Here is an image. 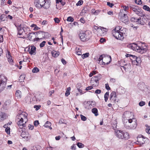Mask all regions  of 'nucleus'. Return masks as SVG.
<instances>
[{"mask_svg":"<svg viewBox=\"0 0 150 150\" xmlns=\"http://www.w3.org/2000/svg\"><path fill=\"white\" fill-rule=\"evenodd\" d=\"M28 114L25 112H23L20 114H18L16 118L17 123L20 129H22L26 126V123L28 121Z\"/></svg>","mask_w":150,"mask_h":150,"instance_id":"nucleus-1","label":"nucleus"},{"mask_svg":"<svg viewBox=\"0 0 150 150\" xmlns=\"http://www.w3.org/2000/svg\"><path fill=\"white\" fill-rule=\"evenodd\" d=\"M129 48L141 54L145 52L146 50V47L144 44L133 43L127 45Z\"/></svg>","mask_w":150,"mask_h":150,"instance_id":"nucleus-2","label":"nucleus"},{"mask_svg":"<svg viewBox=\"0 0 150 150\" xmlns=\"http://www.w3.org/2000/svg\"><path fill=\"white\" fill-rule=\"evenodd\" d=\"M123 29L125 31L126 30V28H123ZM123 29L120 26H117L112 30V35L116 39L122 40L124 38L123 34H125L122 31Z\"/></svg>","mask_w":150,"mask_h":150,"instance_id":"nucleus-3","label":"nucleus"},{"mask_svg":"<svg viewBox=\"0 0 150 150\" xmlns=\"http://www.w3.org/2000/svg\"><path fill=\"white\" fill-rule=\"evenodd\" d=\"M115 134L118 138L124 140H127L130 138L129 133L125 130H117L115 131Z\"/></svg>","mask_w":150,"mask_h":150,"instance_id":"nucleus-4","label":"nucleus"},{"mask_svg":"<svg viewBox=\"0 0 150 150\" xmlns=\"http://www.w3.org/2000/svg\"><path fill=\"white\" fill-rule=\"evenodd\" d=\"M18 37L19 38H25V35H23V33L24 32L25 35H26L28 33L29 29L28 28L25 26H22L20 25L19 27L18 28Z\"/></svg>","mask_w":150,"mask_h":150,"instance_id":"nucleus-5","label":"nucleus"},{"mask_svg":"<svg viewBox=\"0 0 150 150\" xmlns=\"http://www.w3.org/2000/svg\"><path fill=\"white\" fill-rule=\"evenodd\" d=\"M98 60L99 62L102 60V64L105 65L110 63L111 61V58L110 56L108 55L103 54L100 55L98 59Z\"/></svg>","mask_w":150,"mask_h":150,"instance_id":"nucleus-6","label":"nucleus"},{"mask_svg":"<svg viewBox=\"0 0 150 150\" xmlns=\"http://www.w3.org/2000/svg\"><path fill=\"white\" fill-rule=\"evenodd\" d=\"M79 36L81 40L82 41L88 40L92 36V33L89 31H87L85 32L80 33Z\"/></svg>","mask_w":150,"mask_h":150,"instance_id":"nucleus-7","label":"nucleus"},{"mask_svg":"<svg viewBox=\"0 0 150 150\" xmlns=\"http://www.w3.org/2000/svg\"><path fill=\"white\" fill-rule=\"evenodd\" d=\"M7 78L4 75H0V93L3 91L6 87Z\"/></svg>","mask_w":150,"mask_h":150,"instance_id":"nucleus-8","label":"nucleus"},{"mask_svg":"<svg viewBox=\"0 0 150 150\" xmlns=\"http://www.w3.org/2000/svg\"><path fill=\"white\" fill-rule=\"evenodd\" d=\"M130 9L136 14L141 17H144L145 14L143 13L141 9L137 6L132 5L130 6Z\"/></svg>","mask_w":150,"mask_h":150,"instance_id":"nucleus-9","label":"nucleus"},{"mask_svg":"<svg viewBox=\"0 0 150 150\" xmlns=\"http://www.w3.org/2000/svg\"><path fill=\"white\" fill-rule=\"evenodd\" d=\"M101 75L100 74L93 76L91 79V84L94 87L98 86L99 83V81L101 79Z\"/></svg>","mask_w":150,"mask_h":150,"instance_id":"nucleus-10","label":"nucleus"},{"mask_svg":"<svg viewBox=\"0 0 150 150\" xmlns=\"http://www.w3.org/2000/svg\"><path fill=\"white\" fill-rule=\"evenodd\" d=\"M128 120L129 123L130 124L127 128L129 129H135L137 125V122L136 119L134 118L132 120L128 119Z\"/></svg>","mask_w":150,"mask_h":150,"instance_id":"nucleus-11","label":"nucleus"},{"mask_svg":"<svg viewBox=\"0 0 150 150\" xmlns=\"http://www.w3.org/2000/svg\"><path fill=\"white\" fill-rule=\"evenodd\" d=\"M123 117L124 118L132 120L134 119L133 113L129 111H126L125 112L123 115Z\"/></svg>","mask_w":150,"mask_h":150,"instance_id":"nucleus-12","label":"nucleus"},{"mask_svg":"<svg viewBox=\"0 0 150 150\" xmlns=\"http://www.w3.org/2000/svg\"><path fill=\"white\" fill-rule=\"evenodd\" d=\"M137 141L136 142V144L141 146L142 144H144L145 140V138H144L142 135H139L137 137Z\"/></svg>","mask_w":150,"mask_h":150,"instance_id":"nucleus-13","label":"nucleus"},{"mask_svg":"<svg viewBox=\"0 0 150 150\" xmlns=\"http://www.w3.org/2000/svg\"><path fill=\"white\" fill-rule=\"evenodd\" d=\"M21 136L26 141H28L31 138V135L25 132H22Z\"/></svg>","mask_w":150,"mask_h":150,"instance_id":"nucleus-14","label":"nucleus"},{"mask_svg":"<svg viewBox=\"0 0 150 150\" xmlns=\"http://www.w3.org/2000/svg\"><path fill=\"white\" fill-rule=\"evenodd\" d=\"M45 0H35L34 1V4L35 7L38 8H42V6L43 1Z\"/></svg>","mask_w":150,"mask_h":150,"instance_id":"nucleus-15","label":"nucleus"},{"mask_svg":"<svg viewBox=\"0 0 150 150\" xmlns=\"http://www.w3.org/2000/svg\"><path fill=\"white\" fill-rule=\"evenodd\" d=\"M42 7L47 9L49 8L51 5V2L50 0H45L43 1Z\"/></svg>","mask_w":150,"mask_h":150,"instance_id":"nucleus-16","label":"nucleus"},{"mask_svg":"<svg viewBox=\"0 0 150 150\" xmlns=\"http://www.w3.org/2000/svg\"><path fill=\"white\" fill-rule=\"evenodd\" d=\"M36 47L34 46H32L31 47V49L30 48H28V51L29 52V53L31 54H34L36 51Z\"/></svg>","mask_w":150,"mask_h":150,"instance_id":"nucleus-17","label":"nucleus"},{"mask_svg":"<svg viewBox=\"0 0 150 150\" xmlns=\"http://www.w3.org/2000/svg\"><path fill=\"white\" fill-rule=\"evenodd\" d=\"M121 20L124 23H127L128 22V17L126 14H124L123 16H122L121 18Z\"/></svg>","mask_w":150,"mask_h":150,"instance_id":"nucleus-18","label":"nucleus"},{"mask_svg":"<svg viewBox=\"0 0 150 150\" xmlns=\"http://www.w3.org/2000/svg\"><path fill=\"white\" fill-rule=\"evenodd\" d=\"M11 103V101L10 100H8L6 101L4 103L3 106V107L6 109H7L9 107Z\"/></svg>","mask_w":150,"mask_h":150,"instance_id":"nucleus-19","label":"nucleus"},{"mask_svg":"<svg viewBox=\"0 0 150 150\" xmlns=\"http://www.w3.org/2000/svg\"><path fill=\"white\" fill-rule=\"evenodd\" d=\"M130 59L132 61L133 63H135V61H137V59H140V58L137 57L135 55H132Z\"/></svg>","mask_w":150,"mask_h":150,"instance_id":"nucleus-20","label":"nucleus"},{"mask_svg":"<svg viewBox=\"0 0 150 150\" xmlns=\"http://www.w3.org/2000/svg\"><path fill=\"white\" fill-rule=\"evenodd\" d=\"M96 27L97 28V30H98V31L100 32V33L102 32L103 33H105L106 31V28L103 27H99L98 28H97V27Z\"/></svg>","mask_w":150,"mask_h":150,"instance_id":"nucleus-21","label":"nucleus"},{"mask_svg":"<svg viewBox=\"0 0 150 150\" xmlns=\"http://www.w3.org/2000/svg\"><path fill=\"white\" fill-rule=\"evenodd\" d=\"M122 67L124 69L125 71H128V69L130 68L131 66L129 63L127 64H125Z\"/></svg>","mask_w":150,"mask_h":150,"instance_id":"nucleus-22","label":"nucleus"},{"mask_svg":"<svg viewBox=\"0 0 150 150\" xmlns=\"http://www.w3.org/2000/svg\"><path fill=\"white\" fill-rule=\"evenodd\" d=\"M51 54L53 57H57L59 55V52L58 51H52Z\"/></svg>","mask_w":150,"mask_h":150,"instance_id":"nucleus-23","label":"nucleus"},{"mask_svg":"<svg viewBox=\"0 0 150 150\" xmlns=\"http://www.w3.org/2000/svg\"><path fill=\"white\" fill-rule=\"evenodd\" d=\"M6 116L4 114L1 112L0 113V121H1L5 119Z\"/></svg>","mask_w":150,"mask_h":150,"instance_id":"nucleus-24","label":"nucleus"},{"mask_svg":"<svg viewBox=\"0 0 150 150\" xmlns=\"http://www.w3.org/2000/svg\"><path fill=\"white\" fill-rule=\"evenodd\" d=\"M51 125V122L49 121H47L44 125V126L47 128H50V129H51L52 128L50 127Z\"/></svg>","mask_w":150,"mask_h":150,"instance_id":"nucleus-25","label":"nucleus"},{"mask_svg":"<svg viewBox=\"0 0 150 150\" xmlns=\"http://www.w3.org/2000/svg\"><path fill=\"white\" fill-rule=\"evenodd\" d=\"M8 55L7 57L8 58V61L11 64H12L13 63V60L11 59V57L10 55V53L8 52Z\"/></svg>","mask_w":150,"mask_h":150,"instance_id":"nucleus-26","label":"nucleus"},{"mask_svg":"<svg viewBox=\"0 0 150 150\" xmlns=\"http://www.w3.org/2000/svg\"><path fill=\"white\" fill-rule=\"evenodd\" d=\"M91 103L90 101L87 102L84 104V107L87 109H91V107H90Z\"/></svg>","mask_w":150,"mask_h":150,"instance_id":"nucleus-27","label":"nucleus"},{"mask_svg":"<svg viewBox=\"0 0 150 150\" xmlns=\"http://www.w3.org/2000/svg\"><path fill=\"white\" fill-rule=\"evenodd\" d=\"M92 113L95 114L96 116H97L98 115V110L96 108H93L92 110Z\"/></svg>","mask_w":150,"mask_h":150,"instance_id":"nucleus-28","label":"nucleus"},{"mask_svg":"<svg viewBox=\"0 0 150 150\" xmlns=\"http://www.w3.org/2000/svg\"><path fill=\"white\" fill-rule=\"evenodd\" d=\"M35 33H28V38L30 40H31L32 39V37L34 36Z\"/></svg>","mask_w":150,"mask_h":150,"instance_id":"nucleus-29","label":"nucleus"},{"mask_svg":"<svg viewBox=\"0 0 150 150\" xmlns=\"http://www.w3.org/2000/svg\"><path fill=\"white\" fill-rule=\"evenodd\" d=\"M145 86L144 83H139L138 85V87L141 90H143Z\"/></svg>","mask_w":150,"mask_h":150,"instance_id":"nucleus-30","label":"nucleus"},{"mask_svg":"<svg viewBox=\"0 0 150 150\" xmlns=\"http://www.w3.org/2000/svg\"><path fill=\"white\" fill-rule=\"evenodd\" d=\"M131 21L132 22H139V18H137L135 17H132L131 18Z\"/></svg>","mask_w":150,"mask_h":150,"instance_id":"nucleus-31","label":"nucleus"},{"mask_svg":"<svg viewBox=\"0 0 150 150\" xmlns=\"http://www.w3.org/2000/svg\"><path fill=\"white\" fill-rule=\"evenodd\" d=\"M146 132L149 134H150V126L146 125Z\"/></svg>","mask_w":150,"mask_h":150,"instance_id":"nucleus-32","label":"nucleus"},{"mask_svg":"<svg viewBox=\"0 0 150 150\" xmlns=\"http://www.w3.org/2000/svg\"><path fill=\"white\" fill-rule=\"evenodd\" d=\"M6 18V16L5 15H2L0 17V20L1 21H4Z\"/></svg>","mask_w":150,"mask_h":150,"instance_id":"nucleus-33","label":"nucleus"},{"mask_svg":"<svg viewBox=\"0 0 150 150\" xmlns=\"http://www.w3.org/2000/svg\"><path fill=\"white\" fill-rule=\"evenodd\" d=\"M143 8L145 10L150 12V8L149 6L146 5H144L143 6Z\"/></svg>","mask_w":150,"mask_h":150,"instance_id":"nucleus-34","label":"nucleus"},{"mask_svg":"<svg viewBox=\"0 0 150 150\" xmlns=\"http://www.w3.org/2000/svg\"><path fill=\"white\" fill-rule=\"evenodd\" d=\"M39 71V69L36 67H35L32 69V71L33 73H37Z\"/></svg>","mask_w":150,"mask_h":150,"instance_id":"nucleus-35","label":"nucleus"},{"mask_svg":"<svg viewBox=\"0 0 150 150\" xmlns=\"http://www.w3.org/2000/svg\"><path fill=\"white\" fill-rule=\"evenodd\" d=\"M89 55V54L88 53H86L85 54H83L82 55L81 57L83 59H84L86 57H88Z\"/></svg>","mask_w":150,"mask_h":150,"instance_id":"nucleus-36","label":"nucleus"},{"mask_svg":"<svg viewBox=\"0 0 150 150\" xmlns=\"http://www.w3.org/2000/svg\"><path fill=\"white\" fill-rule=\"evenodd\" d=\"M67 21H68L73 22L74 21V19L72 17L69 16L67 18Z\"/></svg>","mask_w":150,"mask_h":150,"instance_id":"nucleus-37","label":"nucleus"},{"mask_svg":"<svg viewBox=\"0 0 150 150\" xmlns=\"http://www.w3.org/2000/svg\"><path fill=\"white\" fill-rule=\"evenodd\" d=\"M100 11L98 10H96L95 11L94 10H92V12L95 15H97L99 13Z\"/></svg>","mask_w":150,"mask_h":150,"instance_id":"nucleus-38","label":"nucleus"},{"mask_svg":"<svg viewBox=\"0 0 150 150\" xmlns=\"http://www.w3.org/2000/svg\"><path fill=\"white\" fill-rule=\"evenodd\" d=\"M25 77L24 75H21L19 78V80L20 82H22L24 79Z\"/></svg>","mask_w":150,"mask_h":150,"instance_id":"nucleus-39","label":"nucleus"},{"mask_svg":"<svg viewBox=\"0 0 150 150\" xmlns=\"http://www.w3.org/2000/svg\"><path fill=\"white\" fill-rule=\"evenodd\" d=\"M77 146L79 148H82L84 147V145L81 143L78 142L77 143Z\"/></svg>","mask_w":150,"mask_h":150,"instance_id":"nucleus-40","label":"nucleus"},{"mask_svg":"<svg viewBox=\"0 0 150 150\" xmlns=\"http://www.w3.org/2000/svg\"><path fill=\"white\" fill-rule=\"evenodd\" d=\"M97 72L96 71H93L91 72L89 74V76L90 77L92 76L93 75H94L96 74Z\"/></svg>","mask_w":150,"mask_h":150,"instance_id":"nucleus-41","label":"nucleus"},{"mask_svg":"<svg viewBox=\"0 0 150 150\" xmlns=\"http://www.w3.org/2000/svg\"><path fill=\"white\" fill-rule=\"evenodd\" d=\"M135 3L137 4L141 5L142 4L141 0H135Z\"/></svg>","mask_w":150,"mask_h":150,"instance_id":"nucleus-42","label":"nucleus"},{"mask_svg":"<svg viewBox=\"0 0 150 150\" xmlns=\"http://www.w3.org/2000/svg\"><path fill=\"white\" fill-rule=\"evenodd\" d=\"M80 117L81 120L83 121H85L86 120V118L85 116L82 115H80Z\"/></svg>","mask_w":150,"mask_h":150,"instance_id":"nucleus-43","label":"nucleus"},{"mask_svg":"<svg viewBox=\"0 0 150 150\" xmlns=\"http://www.w3.org/2000/svg\"><path fill=\"white\" fill-rule=\"evenodd\" d=\"M71 90V88L70 87H69L67 88L65 94H70V91Z\"/></svg>","mask_w":150,"mask_h":150,"instance_id":"nucleus-44","label":"nucleus"},{"mask_svg":"<svg viewBox=\"0 0 150 150\" xmlns=\"http://www.w3.org/2000/svg\"><path fill=\"white\" fill-rule=\"evenodd\" d=\"M46 43V42L45 41H43L42 42L40 45V47H43Z\"/></svg>","mask_w":150,"mask_h":150,"instance_id":"nucleus-45","label":"nucleus"},{"mask_svg":"<svg viewBox=\"0 0 150 150\" xmlns=\"http://www.w3.org/2000/svg\"><path fill=\"white\" fill-rule=\"evenodd\" d=\"M30 27H34V30H37L38 29L37 28H38V27L36 25L33 24L32 25H30Z\"/></svg>","mask_w":150,"mask_h":150,"instance_id":"nucleus-46","label":"nucleus"},{"mask_svg":"<svg viewBox=\"0 0 150 150\" xmlns=\"http://www.w3.org/2000/svg\"><path fill=\"white\" fill-rule=\"evenodd\" d=\"M10 128L9 127H7L5 129V131L8 134H9L10 133Z\"/></svg>","mask_w":150,"mask_h":150,"instance_id":"nucleus-47","label":"nucleus"},{"mask_svg":"<svg viewBox=\"0 0 150 150\" xmlns=\"http://www.w3.org/2000/svg\"><path fill=\"white\" fill-rule=\"evenodd\" d=\"M83 3V1L82 0L79 1L78 3L76 4L77 6H81Z\"/></svg>","mask_w":150,"mask_h":150,"instance_id":"nucleus-48","label":"nucleus"},{"mask_svg":"<svg viewBox=\"0 0 150 150\" xmlns=\"http://www.w3.org/2000/svg\"><path fill=\"white\" fill-rule=\"evenodd\" d=\"M145 104V102L143 101H141L139 103V105L140 106H142L144 105Z\"/></svg>","mask_w":150,"mask_h":150,"instance_id":"nucleus-49","label":"nucleus"},{"mask_svg":"<svg viewBox=\"0 0 150 150\" xmlns=\"http://www.w3.org/2000/svg\"><path fill=\"white\" fill-rule=\"evenodd\" d=\"M139 22H138V23H140L141 25H144V22L142 20H141V18H139Z\"/></svg>","mask_w":150,"mask_h":150,"instance_id":"nucleus-50","label":"nucleus"},{"mask_svg":"<svg viewBox=\"0 0 150 150\" xmlns=\"http://www.w3.org/2000/svg\"><path fill=\"white\" fill-rule=\"evenodd\" d=\"M41 107L40 105H35L34 106V108H36V110H37L40 109Z\"/></svg>","mask_w":150,"mask_h":150,"instance_id":"nucleus-51","label":"nucleus"},{"mask_svg":"<svg viewBox=\"0 0 150 150\" xmlns=\"http://www.w3.org/2000/svg\"><path fill=\"white\" fill-rule=\"evenodd\" d=\"M107 5L110 7H112V6L114 5V4L112 3H111L110 2H108L107 3Z\"/></svg>","mask_w":150,"mask_h":150,"instance_id":"nucleus-52","label":"nucleus"},{"mask_svg":"<svg viewBox=\"0 0 150 150\" xmlns=\"http://www.w3.org/2000/svg\"><path fill=\"white\" fill-rule=\"evenodd\" d=\"M123 8L124 9V11H126L127 10H128L129 8L128 7L126 6H122Z\"/></svg>","mask_w":150,"mask_h":150,"instance_id":"nucleus-53","label":"nucleus"},{"mask_svg":"<svg viewBox=\"0 0 150 150\" xmlns=\"http://www.w3.org/2000/svg\"><path fill=\"white\" fill-rule=\"evenodd\" d=\"M109 94H105L104 95V98L106 102L108 99V97H109Z\"/></svg>","mask_w":150,"mask_h":150,"instance_id":"nucleus-54","label":"nucleus"},{"mask_svg":"<svg viewBox=\"0 0 150 150\" xmlns=\"http://www.w3.org/2000/svg\"><path fill=\"white\" fill-rule=\"evenodd\" d=\"M55 22L56 23H59L60 22L59 19L57 18H55L54 19Z\"/></svg>","mask_w":150,"mask_h":150,"instance_id":"nucleus-55","label":"nucleus"},{"mask_svg":"<svg viewBox=\"0 0 150 150\" xmlns=\"http://www.w3.org/2000/svg\"><path fill=\"white\" fill-rule=\"evenodd\" d=\"M105 87L107 90H109L110 89V88L108 83H106L105 84Z\"/></svg>","mask_w":150,"mask_h":150,"instance_id":"nucleus-56","label":"nucleus"},{"mask_svg":"<svg viewBox=\"0 0 150 150\" xmlns=\"http://www.w3.org/2000/svg\"><path fill=\"white\" fill-rule=\"evenodd\" d=\"M80 22L83 23H84L85 22V20H84L83 18L82 17L80 19Z\"/></svg>","mask_w":150,"mask_h":150,"instance_id":"nucleus-57","label":"nucleus"},{"mask_svg":"<svg viewBox=\"0 0 150 150\" xmlns=\"http://www.w3.org/2000/svg\"><path fill=\"white\" fill-rule=\"evenodd\" d=\"M76 149V146L75 144H73L71 146V149L72 150H75Z\"/></svg>","mask_w":150,"mask_h":150,"instance_id":"nucleus-58","label":"nucleus"},{"mask_svg":"<svg viewBox=\"0 0 150 150\" xmlns=\"http://www.w3.org/2000/svg\"><path fill=\"white\" fill-rule=\"evenodd\" d=\"M100 42L101 43H103L104 42H105V39L103 38H101L100 39Z\"/></svg>","mask_w":150,"mask_h":150,"instance_id":"nucleus-59","label":"nucleus"},{"mask_svg":"<svg viewBox=\"0 0 150 150\" xmlns=\"http://www.w3.org/2000/svg\"><path fill=\"white\" fill-rule=\"evenodd\" d=\"M101 91L100 90L97 89L95 91V93L96 94H100L101 93Z\"/></svg>","mask_w":150,"mask_h":150,"instance_id":"nucleus-60","label":"nucleus"},{"mask_svg":"<svg viewBox=\"0 0 150 150\" xmlns=\"http://www.w3.org/2000/svg\"><path fill=\"white\" fill-rule=\"evenodd\" d=\"M39 124L38 121L36 120L34 122V125L35 126H37Z\"/></svg>","mask_w":150,"mask_h":150,"instance_id":"nucleus-61","label":"nucleus"},{"mask_svg":"<svg viewBox=\"0 0 150 150\" xmlns=\"http://www.w3.org/2000/svg\"><path fill=\"white\" fill-rule=\"evenodd\" d=\"M76 54L78 55H81L82 54V53L80 51H76Z\"/></svg>","mask_w":150,"mask_h":150,"instance_id":"nucleus-62","label":"nucleus"},{"mask_svg":"<svg viewBox=\"0 0 150 150\" xmlns=\"http://www.w3.org/2000/svg\"><path fill=\"white\" fill-rule=\"evenodd\" d=\"M93 88L92 86H89L86 87V90L87 91H88L90 90Z\"/></svg>","mask_w":150,"mask_h":150,"instance_id":"nucleus-63","label":"nucleus"},{"mask_svg":"<svg viewBox=\"0 0 150 150\" xmlns=\"http://www.w3.org/2000/svg\"><path fill=\"white\" fill-rule=\"evenodd\" d=\"M110 80V81L112 83H115L116 81V79H115L111 78Z\"/></svg>","mask_w":150,"mask_h":150,"instance_id":"nucleus-64","label":"nucleus"}]
</instances>
